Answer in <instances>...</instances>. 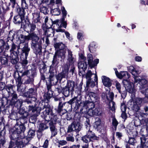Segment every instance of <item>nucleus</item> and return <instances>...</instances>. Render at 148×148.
Wrapping results in <instances>:
<instances>
[{"label": "nucleus", "mask_w": 148, "mask_h": 148, "mask_svg": "<svg viewBox=\"0 0 148 148\" xmlns=\"http://www.w3.org/2000/svg\"><path fill=\"white\" fill-rule=\"evenodd\" d=\"M132 74L134 76V77L137 76H136V75L138 74V71L134 69L133 71L132 72H131Z\"/></svg>", "instance_id": "338daca9"}, {"label": "nucleus", "mask_w": 148, "mask_h": 148, "mask_svg": "<svg viewBox=\"0 0 148 148\" xmlns=\"http://www.w3.org/2000/svg\"><path fill=\"white\" fill-rule=\"evenodd\" d=\"M30 50V49L28 47V45H26L23 47L22 51L23 53H25V58L27 59V57L28 56L29 52Z\"/></svg>", "instance_id": "5701e85b"}, {"label": "nucleus", "mask_w": 148, "mask_h": 148, "mask_svg": "<svg viewBox=\"0 0 148 148\" xmlns=\"http://www.w3.org/2000/svg\"><path fill=\"white\" fill-rule=\"evenodd\" d=\"M44 108H45V110L42 113V116L44 117L45 121L47 122L51 121L49 123L50 128L51 132V137H52L55 136L57 134V129L53 124L55 123L57 120V117L56 115L53 113L52 110L50 108L45 106H44Z\"/></svg>", "instance_id": "f257e3e1"}, {"label": "nucleus", "mask_w": 148, "mask_h": 148, "mask_svg": "<svg viewBox=\"0 0 148 148\" xmlns=\"http://www.w3.org/2000/svg\"><path fill=\"white\" fill-rule=\"evenodd\" d=\"M74 126L75 130H76L77 131H79L81 128L82 126L80 125L79 123H73Z\"/></svg>", "instance_id": "72a5a7b5"}, {"label": "nucleus", "mask_w": 148, "mask_h": 148, "mask_svg": "<svg viewBox=\"0 0 148 148\" xmlns=\"http://www.w3.org/2000/svg\"><path fill=\"white\" fill-rule=\"evenodd\" d=\"M35 132L34 131L32 130H30L29 131L28 135H27V139H26L28 140H29L31 138H32L34 137V136L35 134ZM21 134L22 135V136L21 138L23 139L24 138V139L25 140V139L24 138V136L23 134Z\"/></svg>", "instance_id": "dca6fc26"}, {"label": "nucleus", "mask_w": 148, "mask_h": 148, "mask_svg": "<svg viewBox=\"0 0 148 148\" xmlns=\"http://www.w3.org/2000/svg\"><path fill=\"white\" fill-rule=\"evenodd\" d=\"M141 143L142 146H146V138L144 136H142L140 138Z\"/></svg>", "instance_id": "a18cd8bd"}, {"label": "nucleus", "mask_w": 148, "mask_h": 148, "mask_svg": "<svg viewBox=\"0 0 148 148\" xmlns=\"http://www.w3.org/2000/svg\"><path fill=\"white\" fill-rule=\"evenodd\" d=\"M101 120L99 118H96L95 119V122L93 124V127L96 129L98 130L101 127Z\"/></svg>", "instance_id": "f3484780"}, {"label": "nucleus", "mask_w": 148, "mask_h": 148, "mask_svg": "<svg viewBox=\"0 0 148 148\" xmlns=\"http://www.w3.org/2000/svg\"><path fill=\"white\" fill-rule=\"evenodd\" d=\"M69 89L71 90V91H73L75 87V82L71 80H69L67 82L66 85L65 86Z\"/></svg>", "instance_id": "a211bd4d"}, {"label": "nucleus", "mask_w": 148, "mask_h": 148, "mask_svg": "<svg viewBox=\"0 0 148 148\" xmlns=\"http://www.w3.org/2000/svg\"><path fill=\"white\" fill-rule=\"evenodd\" d=\"M123 83L125 88V90L130 93H133L135 91L134 85L132 83H131L127 79H124Z\"/></svg>", "instance_id": "6e6552de"}, {"label": "nucleus", "mask_w": 148, "mask_h": 148, "mask_svg": "<svg viewBox=\"0 0 148 148\" xmlns=\"http://www.w3.org/2000/svg\"><path fill=\"white\" fill-rule=\"evenodd\" d=\"M67 51L68 53V60L70 64H72L74 62V58L72 52L69 49H68Z\"/></svg>", "instance_id": "6ab92c4d"}, {"label": "nucleus", "mask_w": 148, "mask_h": 148, "mask_svg": "<svg viewBox=\"0 0 148 148\" xmlns=\"http://www.w3.org/2000/svg\"><path fill=\"white\" fill-rule=\"evenodd\" d=\"M97 139V137L92 133V131H88L87 134L82 138V140L85 143L84 145L82 146L83 148H88L89 143L93 142L94 140Z\"/></svg>", "instance_id": "423d86ee"}, {"label": "nucleus", "mask_w": 148, "mask_h": 148, "mask_svg": "<svg viewBox=\"0 0 148 148\" xmlns=\"http://www.w3.org/2000/svg\"><path fill=\"white\" fill-rule=\"evenodd\" d=\"M48 127L46 123H40L39 126V129L41 130H43L48 128Z\"/></svg>", "instance_id": "4c0bfd02"}, {"label": "nucleus", "mask_w": 148, "mask_h": 148, "mask_svg": "<svg viewBox=\"0 0 148 148\" xmlns=\"http://www.w3.org/2000/svg\"><path fill=\"white\" fill-rule=\"evenodd\" d=\"M47 67L46 65H43V67L40 69V72L41 73L44 72H45L47 70Z\"/></svg>", "instance_id": "0e129e2a"}, {"label": "nucleus", "mask_w": 148, "mask_h": 148, "mask_svg": "<svg viewBox=\"0 0 148 148\" xmlns=\"http://www.w3.org/2000/svg\"><path fill=\"white\" fill-rule=\"evenodd\" d=\"M74 126L73 123H72L71 125H69L68 130L67 131V133H72V132L75 130Z\"/></svg>", "instance_id": "58836bf2"}, {"label": "nucleus", "mask_w": 148, "mask_h": 148, "mask_svg": "<svg viewBox=\"0 0 148 148\" xmlns=\"http://www.w3.org/2000/svg\"><path fill=\"white\" fill-rule=\"evenodd\" d=\"M46 84L47 85V88L48 90V92H50V91H52L51 90V83L49 82V84H47V83L46 81Z\"/></svg>", "instance_id": "6e6d98bb"}, {"label": "nucleus", "mask_w": 148, "mask_h": 148, "mask_svg": "<svg viewBox=\"0 0 148 148\" xmlns=\"http://www.w3.org/2000/svg\"><path fill=\"white\" fill-rule=\"evenodd\" d=\"M86 85L87 86L93 87L95 86V84L94 82L91 81V80H88L86 82Z\"/></svg>", "instance_id": "37998d69"}, {"label": "nucleus", "mask_w": 148, "mask_h": 148, "mask_svg": "<svg viewBox=\"0 0 148 148\" xmlns=\"http://www.w3.org/2000/svg\"><path fill=\"white\" fill-rule=\"evenodd\" d=\"M55 53L57 54V55L59 57H60L62 58L63 56H65V52L64 49H61L58 50Z\"/></svg>", "instance_id": "cd10ccee"}, {"label": "nucleus", "mask_w": 148, "mask_h": 148, "mask_svg": "<svg viewBox=\"0 0 148 148\" xmlns=\"http://www.w3.org/2000/svg\"><path fill=\"white\" fill-rule=\"evenodd\" d=\"M114 70L116 76L120 79H121L123 78L128 79L130 77V75L127 72L122 71L119 73L116 69H115Z\"/></svg>", "instance_id": "ddd939ff"}, {"label": "nucleus", "mask_w": 148, "mask_h": 148, "mask_svg": "<svg viewBox=\"0 0 148 148\" xmlns=\"http://www.w3.org/2000/svg\"><path fill=\"white\" fill-rule=\"evenodd\" d=\"M52 14L54 15H58L60 13V11L58 8L52 9L51 10Z\"/></svg>", "instance_id": "c85d7f7f"}, {"label": "nucleus", "mask_w": 148, "mask_h": 148, "mask_svg": "<svg viewBox=\"0 0 148 148\" xmlns=\"http://www.w3.org/2000/svg\"><path fill=\"white\" fill-rule=\"evenodd\" d=\"M109 106L110 109L112 111H114L115 110V103L112 101L109 102Z\"/></svg>", "instance_id": "a19ab883"}, {"label": "nucleus", "mask_w": 148, "mask_h": 148, "mask_svg": "<svg viewBox=\"0 0 148 148\" xmlns=\"http://www.w3.org/2000/svg\"><path fill=\"white\" fill-rule=\"evenodd\" d=\"M22 17L20 15H17L14 17V22L15 24L20 23L22 20Z\"/></svg>", "instance_id": "a878e982"}, {"label": "nucleus", "mask_w": 148, "mask_h": 148, "mask_svg": "<svg viewBox=\"0 0 148 148\" xmlns=\"http://www.w3.org/2000/svg\"><path fill=\"white\" fill-rule=\"evenodd\" d=\"M70 148H83L82 146H80L79 145H73L70 147Z\"/></svg>", "instance_id": "680f3d73"}, {"label": "nucleus", "mask_w": 148, "mask_h": 148, "mask_svg": "<svg viewBox=\"0 0 148 148\" xmlns=\"http://www.w3.org/2000/svg\"><path fill=\"white\" fill-rule=\"evenodd\" d=\"M53 93L52 91H50V92H48L47 94H45L44 95V98L45 100L47 101L52 97Z\"/></svg>", "instance_id": "2f4dec72"}, {"label": "nucleus", "mask_w": 148, "mask_h": 148, "mask_svg": "<svg viewBox=\"0 0 148 148\" xmlns=\"http://www.w3.org/2000/svg\"><path fill=\"white\" fill-rule=\"evenodd\" d=\"M47 10L46 8L44 7L42 8L40 10L41 12L45 14L47 13Z\"/></svg>", "instance_id": "13d9d810"}, {"label": "nucleus", "mask_w": 148, "mask_h": 148, "mask_svg": "<svg viewBox=\"0 0 148 148\" xmlns=\"http://www.w3.org/2000/svg\"><path fill=\"white\" fill-rule=\"evenodd\" d=\"M89 95L92 101H97L99 99V97L97 94L93 92H90L89 93Z\"/></svg>", "instance_id": "aec40b11"}, {"label": "nucleus", "mask_w": 148, "mask_h": 148, "mask_svg": "<svg viewBox=\"0 0 148 148\" xmlns=\"http://www.w3.org/2000/svg\"><path fill=\"white\" fill-rule=\"evenodd\" d=\"M118 124V122L116 119L115 118H113L112 120V124L116 129Z\"/></svg>", "instance_id": "09e8293b"}, {"label": "nucleus", "mask_w": 148, "mask_h": 148, "mask_svg": "<svg viewBox=\"0 0 148 148\" xmlns=\"http://www.w3.org/2000/svg\"><path fill=\"white\" fill-rule=\"evenodd\" d=\"M13 104H16L17 106L19 108H20L23 102L21 100L18 99L16 101H15L13 102Z\"/></svg>", "instance_id": "c03bdc74"}, {"label": "nucleus", "mask_w": 148, "mask_h": 148, "mask_svg": "<svg viewBox=\"0 0 148 148\" xmlns=\"http://www.w3.org/2000/svg\"><path fill=\"white\" fill-rule=\"evenodd\" d=\"M13 86L12 85H8L6 86V89L9 93L12 94L13 93V90L12 89Z\"/></svg>", "instance_id": "ea45409f"}, {"label": "nucleus", "mask_w": 148, "mask_h": 148, "mask_svg": "<svg viewBox=\"0 0 148 148\" xmlns=\"http://www.w3.org/2000/svg\"><path fill=\"white\" fill-rule=\"evenodd\" d=\"M62 90L64 96L66 97H68L69 95L70 91H71V90L66 86L63 88Z\"/></svg>", "instance_id": "c756f323"}, {"label": "nucleus", "mask_w": 148, "mask_h": 148, "mask_svg": "<svg viewBox=\"0 0 148 148\" xmlns=\"http://www.w3.org/2000/svg\"><path fill=\"white\" fill-rule=\"evenodd\" d=\"M135 140L133 138H130L128 141L129 143L131 145H133L134 143Z\"/></svg>", "instance_id": "774afa93"}, {"label": "nucleus", "mask_w": 148, "mask_h": 148, "mask_svg": "<svg viewBox=\"0 0 148 148\" xmlns=\"http://www.w3.org/2000/svg\"><path fill=\"white\" fill-rule=\"evenodd\" d=\"M19 39L20 41V43H23L26 40H29V37L28 35L25 36L21 34L19 37Z\"/></svg>", "instance_id": "b1692460"}, {"label": "nucleus", "mask_w": 148, "mask_h": 148, "mask_svg": "<svg viewBox=\"0 0 148 148\" xmlns=\"http://www.w3.org/2000/svg\"><path fill=\"white\" fill-rule=\"evenodd\" d=\"M120 93L121 94V95L122 98L123 99L125 98L127 95L126 91H124L123 92H122L121 91V93Z\"/></svg>", "instance_id": "052dcab7"}, {"label": "nucleus", "mask_w": 148, "mask_h": 148, "mask_svg": "<svg viewBox=\"0 0 148 148\" xmlns=\"http://www.w3.org/2000/svg\"><path fill=\"white\" fill-rule=\"evenodd\" d=\"M141 92L145 94L146 95L145 97L143 99V103L148 102V88L145 89V91L142 90L141 91Z\"/></svg>", "instance_id": "393cba45"}, {"label": "nucleus", "mask_w": 148, "mask_h": 148, "mask_svg": "<svg viewBox=\"0 0 148 148\" xmlns=\"http://www.w3.org/2000/svg\"><path fill=\"white\" fill-rule=\"evenodd\" d=\"M0 60L1 64H5L7 62V60L5 57L1 58Z\"/></svg>", "instance_id": "3c124183"}, {"label": "nucleus", "mask_w": 148, "mask_h": 148, "mask_svg": "<svg viewBox=\"0 0 148 148\" xmlns=\"http://www.w3.org/2000/svg\"><path fill=\"white\" fill-rule=\"evenodd\" d=\"M60 42L55 43L54 45V46L56 49H59L60 46Z\"/></svg>", "instance_id": "69168bd1"}, {"label": "nucleus", "mask_w": 148, "mask_h": 148, "mask_svg": "<svg viewBox=\"0 0 148 148\" xmlns=\"http://www.w3.org/2000/svg\"><path fill=\"white\" fill-rule=\"evenodd\" d=\"M61 9L62 10V13L63 14V17L62 19V21H59V20H58L59 21H60L62 22V23L64 22H65L66 23L65 21H64V18L66 17V14H67V13H66V11L65 9V8L64 7H62L61 8Z\"/></svg>", "instance_id": "473e14b6"}, {"label": "nucleus", "mask_w": 148, "mask_h": 148, "mask_svg": "<svg viewBox=\"0 0 148 148\" xmlns=\"http://www.w3.org/2000/svg\"><path fill=\"white\" fill-rule=\"evenodd\" d=\"M38 34L36 32L31 33L28 36L29 37V40H32L31 47L34 52L36 54H40L41 52L42 49V41L44 42V37L39 39L38 36Z\"/></svg>", "instance_id": "7ed1b4c3"}, {"label": "nucleus", "mask_w": 148, "mask_h": 148, "mask_svg": "<svg viewBox=\"0 0 148 148\" xmlns=\"http://www.w3.org/2000/svg\"><path fill=\"white\" fill-rule=\"evenodd\" d=\"M134 84L138 83L137 85L138 86L139 88L141 90V92L142 90H145L148 86V84L146 80L145 79H140L138 77L135 76L134 77Z\"/></svg>", "instance_id": "0eeeda50"}, {"label": "nucleus", "mask_w": 148, "mask_h": 148, "mask_svg": "<svg viewBox=\"0 0 148 148\" xmlns=\"http://www.w3.org/2000/svg\"><path fill=\"white\" fill-rule=\"evenodd\" d=\"M53 79H49L50 82L51 83H52L54 85L56 84L58 82V80H59L58 75V76L56 75L53 77Z\"/></svg>", "instance_id": "7c9ffc66"}, {"label": "nucleus", "mask_w": 148, "mask_h": 148, "mask_svg": "<svg viewBox=\"0 0 148 148\" xmlns=\"http://www.w3.org/2000/svg\"><path fill=\"white\" fill-rule=\"evenodd\" d=\"M106 89V92H103L102 93V98L104 100H106V99L110 101H112L114 96L113 93L112 92H110V89L109 88H108Z\"/></svg>", "instance_id": "1a4fd4ad"}, {"label": "nucleus", "mask_w": 148, "mask_h": 148, "mask_svg": "<svg viewBox=\"0 0 148 148\" xmlns=\"http://www.w3.org/2000/svg\"><path fill=\"white\" fill-rule=\"evenodd\" d=\"M69 68L67 65H65L62 69V72L58 74L59 80L61 81L63 78H67L68 76Z\"/></svg>", "instance_id": "f8f14e48"}, {"label": "nucleus", "mask_w": 148, "mask_h": 148, "mask_svg": "<svg viewBox=\"0 0 148 148\" xmlns=\"http://www.w3.org/2000/svg\"><path fill=\"white\" fill-rule=\"evenodd\" d=\"M30 29V33L33 32L36 28V25L34 23H30L28 25Z\"/></svg>", "instance_id": "f704fd0d"}, {"label": "nucleus", "mask_w": 148, "mask_h": 148, "mask_svg": "<svg viewBox=\"0 0 148 148\" xmlns=\"http://www.w3.org/2000/svg\"><path fill=\"white\" fill-rule=\"evenodd\" d=\"M102 82L103 84L108 88L112 85V82L110 79L105 76H103L101 77Z\"/></svg>", "instance_id": "4468645a"}, {"label": "nucleus", "mask_w": 148, "mask_h": 148, "mask_svg": "<svg viewBox=\"0 0 148 148\" xmlns=\"http://www.w3.org/2000/svg\"><path fill=\"white\" fill-rule=\"evenodd\" d=\"M130 134L134 138L137 135L138 132L136 130H133L131 132Z\"/></svg>", "instance_id": "5fc2aeb1"}, {"label": "nucleus", "mask_w": 148, "mask_h": 148, "mask_svg": "<svg viewBox=\"0 0 148 148\" xmlns=\"http://www.w3.org/2000/svg\"><path fill=\"white\" fill-rule=\"evenodd\" d=\"M49 22L50 23L49 26H47L48 28H45L43 27V29L44 32V34L45 35H47L48 36H53L54 34V31L53 29L51 27L53 25V28L55 29L57 32H64V30H63L60 28L62 27L66 28V23L65 22L63 23L58 20H56L54 21H53L51 20L49 21Z\"/></svg>", "instance_id": "f03ea898"}, {"label": "nucleus", "mask_w": 148, "mask_h": 148, "mask_svg": "<svg viewBox=\"0 0 148 148\" xmlns=\"http://www.w3.org/2000/svg\"><path fill=\"white\" fill-rule=\"evenodd\" d=\"M49 144V141L46 139L45 141L43 147L45 148L47 147Z\"/></svg>", "instance_id": "e2e57ef3"}, {"label": "nucleus", "mask_w": 148, "mask_h": 148, "mask_svg": "<svg viewBox=\"0 0 148 148\" xmlns=\"http://www.w3.org/2000/svg\"><path fill=\"white\" fill-rule=\"evenodd\" d=\"M66 140L68 141L73 142L75 140L73 133H66Z\"/></svg>", "instance_id": "4be33fe9"}, {"label": "nucleus", "mask_w": 148, "mask_h": 148, "mask_svg": "<svg viewBox=\"0 0 148 148\" xmlns=\"http://www.w3.org/2000/svg\"><path fill=\"white\" fill-rule=\"evenodd\" d=\"M29 73H31V77L33 78L36 75V72L35 70H31L29 71Z\"/></svg>", "instance_id": "864d4df0"}, {"label": "nucleus", "mask_w": 148, "mask_h": 148, "mask_svg": "<svg viewBox=\"0 0 148 148\" xmlns=\"http://www.w3.org/2000/svg\"><path fill=\"white\" fill-rule=\"evenodd\" d=\"M87 64L86 62H80L78 63V66L79 69H82L85 71L87 68Z\"/></svg>", "instance_id": "412c9836"}, {"label": "nucleus", "mask_w": 148, "mask_h": 148, "mask_svg": "<svg viewBox=\"0 0 148 148\" xmlns=\"http://www.w3.org/2000/svg\"><path fill=\"white\" fill-rule=\"evenodd\" d=\"M67 103L74 107V110L75 111L78 110L80 106L83 107V108L81 110H82L83 109L85 108L86 109L87 108H88L89 109H92L95 107V105L93 103L88 101L82 102L78 100L76 97H74Z\"/></svg>", "instance_id": "20e7f679"}, {"label": "nucleus", "mask_w": 148, "mask_h": 148, "mask_svg": "<svg viewBox=\"0 0 148 148\" xmlns=\"http://www.w3.org/2000/svg\"><path fill=\"white\" fill-rule=\"evenodd\" d=\"M21 6L22 9L18 7L16 8V11L19 14L18 15L24 17L25 14V10L28 9V5L26 2H23L21 3Z\"/></svg>", "instance_id": "9d476101"}, {"label": "nucleus", "mask_w": 148, "mask_h": 148, "mask_svg": "<svg viewBox=\"0 0 148 148\" xmlns=\"http://www.w3.org/2000/svg\"><path fill=\"white\" fill-rule=\"evenodd\" d=\"M127 108L125 106V103L123 102L121 103V110L122 112H125Z\"/></svg>", "instance_id": "8fccbe9b"}, {"label": "nucleus", "mask_w": 148, "mask_h": 148, "mask_svg": "<svg viewBox=\"0 0 148 148\" xmlns=\"http://www.w3.org/2000/svg\"><path fill=\"white\" fill-rule=\"evenodd\" d=\"M94 110V115L98 116L101 114V112L99 108H96Z\"/></svg>", "instance_id": "49530a36"}, {"label": "nucleus", "mask_w": 148, "mask_h": 148, "mask_svg": "<svg viewBox=\"0 0 148 148\" xmlns=\"http://www.w3.org/2000/svg\"><path fill=\"white\" fill-rule=\"evenodd\" d=\"M115 86L116 89L118 91L119 93H121V86L120 84L118 82H116L115 84Z\"/></svg>", "instance_id": "de8ad7c7"}, {"label": "nucleus", "mask_w": 148, "mask_h": 148, "mask_svg": "<svg viewBox=\"0 0 148 148\" xmlns=\"http://www.w3.org/2000/svg\"><path fill=\"white\" fill-rule=\"evenodd\" d=\"M143 99L140 98H137L135 100H130L127 103L128 106L136 112L138 111L140 107L142 105Z\"/></svg>", "instance_id": "39448f33"}, {"label": "nucleus", "mask_w": 148, "mask_h": 148, "mask_svg": "<svg viewBox=\"0 0 148 148\" xmlns=\"http://www.w3.org/2000/svg\"><path fill=\"white\" fill-rule=\"evenodd\" d=\"M97 47L95 43L94 42L91 43L89 46V49L91 53H93Z\"/></svg>", "instance_id": "bb28decb"}, {"label": "nucleus", "mask_w": 148, "mask_h": 148, "mask_svg": "<svg viewBox=\"0 0 148 148\" xmlns=\"http://www.w3.org/2000/svg\"><path fill=\"white\" fill-rule=\"evenodd\" d=\"M59 143L61 145H66L67 143V142L66 140H62L59 141Z\"/></svg>", "instance_id": "bf43d9fd"}, {"label": "nucleus", "mask_w": 148, "mask_h": 148, "mask_svg": "<svg viewBox=\"0 0 148 148\" xmlns=\"http://www.w3.org/2000/svg\"><path fill=\"white\" fill-rule=\"evenodd\" d=\"M36 90L33 88H31L29 89L28 91V93H29V96L31 97L34 95H35L36 94Z\"/></svg>", "instance_id": "c9c22d12"}, {"label": "nucleus", "mask_w": 148, "mask_h": 148, "mask_svg": "<svg viewBox=\"0 0 148 148\" xmlns=\"http://www.w3.org/2000/svg\"><path fill=\"white\" fill-rule=\"evenodd\" d=\"M93 74L91 71L89 70L88 71L86 75V77L87 80L91 79V77Z\"/></svg>", "instance_id": "79ce46f5"}, {"label": "nucleus", "mask_w": 148, "mask_h": 148, "mask_svg": "<svg viewBox=\"0 0 148 148\" xmlns=\"http://www.w3.org/2000/svg\"><path fill=\"white\" fill-rule=\"evenodd\" d=\"M94 110L92 109H88V110L87 112L88 114L90 116H94Z\"/></svg>", "instance_id": "603ef678"}, {"label": "nucleus", "mask_w": 148, "mask_h": 148, "mask_svg": "<svg viewBox=\"0 0 148 148\" xmlns=\"http://www.w3.org/2000/svg\"><path fill=\"white\" fill-rule=\"evenodd\" d=\"M50 72V75H49V79H53V77L56 76V75H55L54 74V73L53 72H51L50 71H49Z\"/></svg>", "instance_id": "4d7b16f0"}, {"label": "nucleus", "mask_w": 148, "mask_h": 148, "mask_svg": "<svg viewBox=\"0 0 148 148\" xmlns=\"http://www.w3.org/2000/svg\"><path fill=\"white\" fill-rule=\"evenodd\" d=\"M14 52L11 53L10 56V60L11 63L13 64H16L17 62V57L19 51L15 52V54H14Z\"/></svg>", "instance_id": "2eb2a0df"}, {"label": "nucleus", "mask_w": 148, "mask_h": 148, "mask_svg": "<svg viewBox=\"0 0 148 148\" xmlns=\"http://www.w3.org/2000/svg\"><path fill=\"white\" fill-rule=\"evenodd\" d=\"M93 59V58L92 55L91 54H88L87 56L88 63L91 68H92L96 66L99 62L98 59H96L94 61Z\"/></svg>", "instance_id": "9b49d317"}, {"label": "nucleus", "mask_w": 148, "mask_h": 148, "mask_svg": "<svg viewBox=\"0 0 148 148\" xmlns=\"http://www.w3.org/2000/svg\"><path fill=\"white\" fill-rule=\"evenodd\" d=\"M58 56L57 55V54L55 53L52 61L53 64H56V65H57L58 63V60L57 59Z\"/></svg>", "instance_id": "e433bc0d"}]
</instances>
